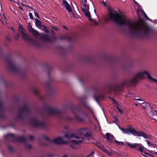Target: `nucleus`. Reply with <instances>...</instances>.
<instances>
[{
	"instance_id": "nucleus-16",
	"label": "nucleus",
	"mask_w": 157,
	"mask_h": 157,
	"mask_svg": "<svg viewBox=\"0 0 157 157\" xmlns=\"http://www.w3.org/2000/svg\"><path fill=\"white\" fill-rule=\"evenodd\" d=\"M64 137L68 139H71L72 138L76 139L80 138V136H76L75 134L74 133H72L70 135H69L68 133H67L64 135Z\"/></svg>"
},
{
	"instance_id": "nucleus-32",
	"label": "nucleus",
	"mask_w": 157,
	"mask_h": 157,
	"mask_svg": "<svg viewBox=\"0 0 157 157\" xmlns=\"http://www.w3.org/2000/svg\"><path fill=\"white\" fill-rule=\"evenodd\" d=\"M143 14H144V18L147 20H149V21H150L151 22L152 21V20L151 19H150L147 16V15L146 14V13L144 11H143Z\"/></svg>"
},
{
	"instance_id": "nucleus-64",
	"label": "nucleus",
	"mask_w": 157,
	"mask_h": 157,
	"mask_svg": "<svg viewBox=\"0 0 157 157\" xmlns=\"http://www.w3.org/2000/svg\"><path fill=\"white\" fill-rule=\"evenodd\" d=\"M62 157H67V156L66 155H64L63 156H62Z\"/></svg>"
},
{
	"instance_id": "nucleus-58",
	"label": "nucleus",
	"mask_w": 157,
	"mask_h": 157,
	"mask_svg": "<svg viewBox=\"0 0 157 157\" xmlns=\"http://www.w3.org/2000/svg\"><path fill=\"white\" fill-rule=\"evenodd\" d=\"M115 120L116 121H118V119H117V117H115Z\"/></svg>"
},
{
	"instance_id": "nucleus-48",
	"label": "nucleus",
	"mask_w": 157,
	"mask_h": 157,
	"mask_svg": "<svg viewBox=\"0 0 157 157\" xmlns=\"http://www.w3.org/2000/svg\"><path fill=\"white\" fill-rule=\"evenodd\" d=\"M111 100H112V101H113V102H114L116 104H117L118 103H117V102L114 99L112 98L111 99Z\"/></svg>"
},
{
	"instance_id": "nucleus-15",
	"label": "nucleus",
	"mask_w": 157,
	"mask_h": 157,
	"mask_svg": "<svg viewBox=\"0 0 157 157\" xmlns=\"http://www.w3.org/2000/svg\"><path fill=\"white\" fill-rule=\"evenodd\" d=\"M62 4L63 5L65 8L70 13H71L72 12L71 8L70 5L68 3L67 1L66 0H63V3H62Z\"/></svg>"
},
{
	"instance_id": "nucleus-38",
	"label": "nucleus",
	"mask_w": 157,
	"mask_h": 157,
	"mask_svg": "<svg viewBox=\"0 0 157 157\" xmlns=\"http://www.w3.org/2000/svg\"><path fill=\"white\" fill-rule=\"evenodd\" d=\"M8 148L9 151H13V147L10 146H9L8 147Z\"/></svg>"
},
{
	"instance_id": "nucleus-1",
	"label": "nucleus",
	"mask_w": 157,
	"mask_h": 157,
	"mask_svg": "<svg viewBox=\"0 0 157 157\" xmlns=\"http://www.w3.org/2000/svg\"><path fill=\"white\" fill-rule=\"evenodd\" d=\"M110 19L121 25L128 26L131 34L133 36L140 38L148 37L150 28L147 25H145L140 22H132L130 20H126L124 16L118 15L112 12L109 14Z\"/></svg>"
},
{
	"instance_id": "nucleus-43",
	"label": "nucleus",
	"mask_w": 157,
	"mask_h": 157,
	"mask_svg": "<svg viewBox=\"0 0 157 157\" xmlns=\"http://www.w3.org/2000/svg\"><path fill=\"white\" fill-rule=\"evenodd\" d=\"M94 151H92L88 155V157H89L91 156L92 155L94 154Z\"/></svg>"
},
{
	"instance_id": "nucleus-57",
	"label": "nucleus",
	"mask_w": 157,
	"mask_h": 157,
	"mask_svg": "<svg viewBox=\"0 0 157 157\" xmlns=\"http://www.w3.org/2000/svg\"><path fill=\"white\" fill-rule=\"evenodd\" d=\"M51 31L52 32V33H53L54 34L55 33L54 31L53 30H52V29H51Z\"/></svg>"
},
{
	"instance_id": "nucleus-51",
	"label": "nucleus",
	"mask_w": 157,
	"mask_h": 157,
	"mask_svg": "<svg viewBox=\"0 0 157 157\" xmlns=\"http://www.w3.org/2000/svg\"><path fill=\"white\" fill-rule=\"evenodd\" d=\"M27 146L29 149L31 148V146L30 144H28Z\"/></svg>"
},
{
	"instance_id": "nucleus-27",
	"label": "nucleus",
	"mask_w": 157,
	"mask_h": 157,
	"mask_svg": "<svg viewBox=\"0 0 157 157\" xmlns=\"http://www.w3.org/2000/svg\"><path fill=\"white\" fill-rule=\"evenodd\" d=\"M93 144L99 148H100L102 146L100 142L99 141H96L95 143H94Z\"/></svg>"
},
{
	"instance_id": "nucleus-63",
	"label": "nucleus",
	"mask_w": 157,
	"mask_h": 157,
	"mask_svg": "<svg viewBox=\"0 0 157 157\" xmlns=\"http://www.w3.org/2000/svg\"><path fill=\"white\" fill-rule=\"evenodd\" d=\"M30 9H31L33 10H34L33 9V7H30Z\"/></svg>"
},
{
	"instance_id": "nucleus-59",
	"label": "nucleus",
	"mask_w": 157,
	"mask_h": 157,
	"mask_svg": "<svg viewBox=\"0 0 157 157\" xmlns=\"http://www.w3.org/2000/svg\"><path fill=\"white\" fill-rule=\"evenodd\" d=\"M85 3H87V0H83Z\"/></svg>"
},
{
	"instance_id": "nucleus-31",
	"label": "nucleus",
	"mask_w": 157,
	"mask_h": 157,
	"mask_svg": "<svg viewBox=\"0 0 157 157\" xmlns=\"http://www.w3.org/2000/svg\"><path fill=\"white\" fill-rule=\"evenodd\" d=\"M78 80L81 82H83L85 81V79L83 76L79 77L78 78Z\"/></svg>"
},
{
	"instance_id": "nucleus-29",
	"label": "nucleus",
	"mask_w": 157,
	"mask_h": 157,
	"mask_svg": "<svg viewBox=\"0 0 157 157\" xmlns=\"http://www.w3.org/2000/svg\"><path fill=\"white\" fill-rule=\"evenodd\" d=\"M88 5H89L88 4L87 5V3H83V1L82 0V3H81V5L82 7H83V8H86V9H87V6Z\"/></svg>"
},
{
	"instance_id": "nucleus-2",
	"label": "nucleus",
	"mask_w": 157,
	"mask_h": 157,
	"mask_svg": "<svg viewBox=\"0 0 157 157\" xmlns=\"http://www.w3.org/2000/svg\"><path fill=\"white\" fill-rule=\"evenodd\" d=\"M44 109L49 115H56L62 119L70 122H72L74 120L79 122H83L85 120V117H88V115L83 111L80 106H76L72 110L73 114L75 115L74 118L70 117L68 115L63 116L61 111L56 107L52 108L50 106L45 105Z\"/></svg>"
},
{
	"instance_id": "nucleus-13",
	"label": "nucleus",
	"mask_w": 157,
	"mask_h": 157,
	"mask_svg": "<svg viewBox=\"0 0 157 157\" xmlns=\"http://www.w3.org/2000/svg\"><path fill=\"white\" fill-rule=\"evenodd\" d=\"M20 29L21 31V33L22 35V38L24 40L27 41H29L31 40V39L30 37H29L28 35L25 33V29L23 28L21 25L19 26V29Z\"/></svg>"
},
{
	"instance_id": "nucleus-23",
	"label": "nucleus",
	"mask_w": 157,
	"mask_h": 157,
	"mask_svg": "<svg viewBox=\"0 0 157 157\" xmlns=\"http://www.w3.org/2000/svg\"><path fill=\"white\" fill-rule=\"evenodd\" d=\"M84 137L88 140H89L92 138V135L88 133V132H86L84 135Z\"/></svg>"
},
{
	"instance_id": "nucleus-7",
	"label": "nucleus",
	"mask_w": 157,
	"mask_h": 157,
	"mask_svg": "<svg viewBox=\"0 0 157 157\" xmlns=\"http://www.w3.org/2000/svg\"><path fill=\"white\" fill-rule=\"evenodd\" d=\"M42 137L48 142V143H46V142H43L42 143V144L44 146H45L49 147L50 146L48 144H51L52 143H54L56 144H63L67 143L66 142L63 141V138L61 137H58L55 139L51 140L47 136L44 135L42 136Z\"/></svg>"
},
{
	"instance_id": "nucleus-17",
	"label": "nucleus",
	"mask_w": 157,
	"mask_h": 157,
	"mask_svg": "<svg viewBox=\"0 0 157 157\" xmlns=\"http://www.w3.org/2000/svg\"><path fill=\"white\" fill-rule=\"evenodd\" d=\"M33 91L34 94L35 95L37 96L40 100H44V97L40 94L39 91L37 89L34 88L33 89Z\"/></svg>"
},
{
	"instance_id": "nucleus-30",
	"label": "nucleus",
	"mask_w": 157,
	"mask_h": 157,
	"mask_svg": "<svg viewBox=\"0 0 157 157\" xmlns=\"http://www.w3.org/2000/svg\"><path fill=\"white\" fill-rule=\"evenodd\" d=\"M46 87L48 89H50L51 88L50 83L49 82H47L45 84Z\"/></svg>"
},
{
	"instance_id": "nucleus-6",
	"label": "nucleus",
	"mask_w": 157,
	"mask_h": 157,
	"mask_svg": "<svg viewBox=\"0 0 157 157\" xmlns=\"http://www.w3.org/2000/svg\"><path fill=\"white\" fill-rule=\"evenodd\" d=\"M4 137L7 140L11 142H13L17 141L24 143L27 142L26 139L24 136H20L17 137L15 135L11 133L4 135Z\"/></svg>"
},
{
	"instance_id": "nucleus-9",
	"label": "nucleus",
	"mask_w": 157,
	"mask_h": 157,
	"mask_svg": "<svg viewBox=\"0 0 157 157\" xmlns=\"http://www.w3.org/2000/svg\"><path fill=\"white\" fill-rule=\"evenodd\" d=\"M108 142L110 143H115L116 144L119 145H123L124 144L123 142L119 141L116 140H113L115 139L114 136L110 133H107L106 134V136L105 137Z\"/></svg>"
},
{
	"instance_id": "nucleus-26",
	"label": "nucleus",
	"mask_w": 157,
	"mask_h": 157,
	"mask_svg": "<svg viewBox=\"0 0 157 157\" xmlns=\"http://www.w3.org/2000/svg\"><path fill=\"white\" fill-rule=\"evenodd\" d=\"M36 20L35 24L37 26L41 27H42L41 22V21L38 19H35Z\"/></svg>"
},
{
	"instance_id": "nucleus-4",
	"label": "nucleus",
	"mask_w": 157,
	"mask_h": 157,
	"mask_svg": "<svg viewBox=\"0 0 157 157\" xmlns=\"http://www.w3.org/2000/svg\"><path fill=\"white\" fill-rule=\"evenodd\" d=\"M119 129L124 133L128 134H131L136 136L143 137L145 139L150 138V136L146 134L144 132L141 131H138L131 126H128V128H124L119 127Z\"/></svg>"
},
{
	"instance_id": "nucleus-36",
	"label": "nucleus",
	"mask_w": 157,
	"mask_h": 157,
	"mask_svg": "<svg viewBox=\"0 0 157 157\" xmlns=\"http://www.w3.org/2000/svg\"><path fill=\"white\" fill-rule=\"evenodd\" d=\"M34 10V13L35 16L36 17H37L39 18H40L38 14V13H37V12H36V10Z\"/></svg>"
},
{
	"instance_id": "nucleus-3",
	"label": "nucleus",
	"mask_w": 157,
	"mask_h": 157,
	"mask_svg": "<svg viewBox=\"0 0 157 157\" xmlns=\"http://www.w3.org/2000/svg\"><path fill=\"white\" fill-rule=\"evenodd\" d=\"M146 77L149 80L157 84V80L152 78L147 71H144L136 74L133 78L131 80H125L121 84L117 85L115 88V90L116 92L120 91L121 89L124 86H128L132 84H135L138 82L141 78Z\"/></svg>"
},
{
	"instance_id": "nucleus-41",
	"label": "nucleus",
	"mask_w": 157,
	"mask_h": 157,
	"mask_svg": "<svg viewBox=\"0 0 157 157\" xmlns=\"http://www.w3.org/2000/svg\"><path fill=\"white\" fill-rule=\"evenodd\" d=\"M51 28H52L54 30H56V31H57L58 30H59L56 27L52 26Z\"/></svg>"
},
{
	"instance_id": "nucleus-45",
	"label": "nucleus",
	"mask_w": 157,
	"mask_h": 157,
	"mask_svg": "<svg viewBox=\"0 0 157 157\" xmlns=\"http://www.w3.org/2000/svg\"><path fill=\"white\" fill-rule=\"evenodd\" d=\"M4 115L2 113H0V118H4Z\"/></svg>"
},
{
	"instance_id": "nucleus-21",
	"label": "nucleus",
	"mask_w": 157,
	"mask_h": 157,
	"mask_svg": "<svg viewBox=\"0 0 157 157\" xmlns=\"http://www.w3.org/2000/svg\"><path fill=\"white\" fill-rule=\"evenodd\" d=\"M79 139H81V140H71L70 141V142L71 143H72L74 144H78L82 142L84 140L83 138H81L80 137Z\"/></svg>"
},
{
	"instance_id": "nucleus-40",
	"label": "nucleus",
	"mask_w": 157,
	"mask_h": 157,
	"mask_svg": "<svg viewBox=\"0 0 157 157\" xmlns=\"http://www.w3.org/2000/svg\"><path fill=\"white\" fill-rule=\"evenodd\" d=\"M29 15L30 18L31 19H32V20L33 19V14L32 13H29Z\"/></svg>"
},
{
	"instance_id": "nucleus-46",
	"label": "nucleus",
	"mask_w": 157,
	"mask_h": 157,
	"mask_svg": "<svg viewBox=\"0 0 157 157\" xmlns=\"http://www.w3.org/2000/svg\"><path fill=\"white\" fill-rule=\"evenodd\" d=\"M140 10H138L137 11V13L138 14V16L139 17H140Z\"/></svg>"
},
{
	"instance_id": "nucleus-24",
	"label": "nucleus",
	"mask_w": 157,
	"mask_h": 157,
	"mask_svg": "<svg viewBox=\"0 0 157 157\" xmlns=\"http://www.w3.org/2000/svg\"><path fill=\"white\" fill-rule=\"evenodd\" d=\"M83 105L84 106H85L86 108L88 109L92 113H93V111L92 109L86 103H84L83 104Z\"/></svg>"
},
{
	"instance_id": "nucleus-49",
	"label": "nucleus",
	"mask_w": 157,
	"mask_h": 157,
	"mask_svg": "<svg viewBox=\"0 0 157 157\" xmlns=\"http://www.w3.org/2000/svg\"><path fill=\"white\" fill-rule=\"evenodd\" d=\"M33 29L32 28L31 26H29V32H30L31 30H32V29Z\"/></svg>"
},
{
	"instance_id": "nucleus-14",
	"label": "nucleus",
	"mask_w": 157,
	"mask_h": 157,
	"mask_svg": "<svg viewBox=\"0 0 157 157\" xmlns=\"http://www.w3.org/2000/svg\"><path fill=\"white\" fill-rule=\"evenodd\" d=\"M60 39L61 40H65L69 41H73L74 40V36L73 35H71L68 36L67 35H62L60 37Z\"/></svg>"
},
{
	"instance_id": "nucleus-62",
	"label": "nucleus",
	"mask_w": 157,
	"mask_h": 157,
	"mask_svg": "<svg viewBox=\"0 0 157 157\" xmlns=\"http://www.w3.org/2000/svg\"><path fill=\"white\" fill-rule=\"evenodd\" d=\"M135 105H136V106H138V103H136L135 104Z\"/></svg>"
},
{
	"instance_id": "nucleus-33",
	"label": "nucleus",
	"mask_w": 157,
	"mask_h": 157,
	"mask_svg": "<svg viewBox=\"0 0 157 157\" xmlns=\"http://www.w3.org/2000/svg\"><path fill=\"white\" fill-rule=\"evenodd\" d=\"M151 114L152 115H154L155 114H157V110H151Z\"/></svg>"
},
{
	"instance_id": "nucleus-55",
	"label": "nucleus",
	"mask_w": 157,
	"mask_h": 157,
	"mask_svg": "<svg viewBox=\"0 0 157 157\" xmlns=\"http://www.w3.org/2000/svg\"><path fill=\"white\" fill-rule=\"evenodd\" d=\"M47 67H48V68L49 69V71H50L51 67L50 66H48Z\"/></svg>"
},
{
	"instance_id": "nucleus-60",
	"label": "nucleus",
	"mask_w": 157,
	"mask_h": 157,
	"mask_svg": "<svg viewBox=\"0 0 157 157\" xmlns=\"http://www.w3.org/2000/svg\"><path fill=\"white\" fill-rule=\"evenodd\" d=\"M114 153H115L117 155H120L118 153H117V152H114Z\"/></svg>"
},
{
	"instance_id": "nucleus-19",
	"label": "nucleus",
	"mask_w": 157,
	"mask_h": 157,
	"mask_svg": "<svg viewBox=\"0 0 157 157\" xmlns=\"http://www.w3.org/2000/svg\"><path fill=\"white\" fill-rule=\"evenodd\" d=\"M87 132V129L86 128H82L77 130V133L80 135L85 134Z\"/></svg>"
},
{
	"instance_id": "nucleus-50",
	"label": "nucleus",
	"mask_w": 157,
	"mask_h": 157,
	"mask_svg": "<svg viewBox=\"0 0 157 157\" xmlns=\"http://www.w3.org/2000/svg\"><path fill=\"white\" fill-rule=\"evenodd\" d=\"M117 109H118L119 112L120 113H122V112H123L122 111L121 109L117 107Z\"/></svg>"
},
{
	"instance_id": "nucleus-28",
	"label": "nucleus",
	"mask_w": 157,
	"mask_h": 157,
	"mask_svg": "<svg viewBox=\"0 0 157 157\" xmlns=\"http://www.w3.org/2000/svg\"><path fill=\"white\" fill-rule=\"evenodd\" d=\"M137 148H138V149H136V150H139L141 152H144L145 154H147L145 152V150L143 148L140 146V145Z\"/></svg>"
},
{
	"instance_id": "nucleus-18",
	"label": "nucleus",
	"mask_w": 157,
	"mask_h": 157,
	"mask_svg": "<svg viewBox=\"0 0 157 157\" xmlns=\"http://www.w3.org/2000/svg\"><path fill=\"white\" fill-rule=\"evenodd\" d=\"M94 59L92 57H85L84 58V61L85 62L93 63L94 61Z\"/></svg>"
},
{
	"instance_id": "nucleus-10",
	"label": "nucleus",
	"mask_w": 157,
	"mask_h": 157,
	"mask_svg": "<svg viewBox=\"0 0 157 157\" xmlns=\"http://www.w3.org/2000/svg\"><path fill=\"white\" fill-rule=\"evenodd\" d=\"M20 113H18L17 115V118L21 120H23L24 118L23 113L25 112V114L27 115L29 113V110L27 105L24 104L21 109H19Z\"/></svg>"
},
{
	"instance_id": "nucleus-12",
	"label": "nucleus",
	"mask_w": 157,
	"mask_h": 157,
	"mask_svg": "<svg viewBox=\"0 0 157 157\" xmlns=\"http://www.w3.org/2000/svg\"><path fill=\"white\" fill-rule=\"evenodd\" d=\"M89 5H88L87 6V9H86V8H83L82 7V10L83 12H84L85 16L87 17L88 20L91 22L94 21V24L97 25L98 24L97 22L93 19L91 17L90 14L89 12Z\"/></svg>"
},
{
	"instance_id": "nucleus-25",
	"label": "nucleus",
	"mask_w": 157,
	"mask_h": 157,
	"mask_svg": "<svg viewBox=\"0 0 157 157\" xmlns=\"http://www.w3.org/2000/svg\"><path fill=\"white\" fill-rule=\"evenodd\" d=\"M30 32H31L32 34L35 36H37L38 35V32L34 29H32V30Z\"/></svg>"
},
{
	"instance_id": "nucleus-52",
	"label": "nucleus",
	"mask_w": 157,
	"mask_h": 157,
	"mask_svg": "<svg viewBox=\"0 0 157 157\" xmlns=\"http://www.w3.org/2000/svg\"><path fill=\"white\" fill-rule=\"evenodd\" d=\"M63 27L64 28V29H66L67 30H68V29L65 26H63Z\"/></svg>"
},
{
	"instance_id": "nucleus-11",
	"label": "nucleus",
	"mask_w": 157,
	"mask_h": 157,
	"mask_svg": "<svg viewBox=\"0 0 157 157\" xmlns=\"http://www.w3.org/2000/svg\"><path fill=\"white\" fill-rule=\"evenodd\" d=\"M40 38L41 40L44 42H53L56 40V38L54 36H50L44 33L40 35Z\"/></svg>"
},
{
	"instance_id": "nucleus-37",
	"label": "nucleus",
	"mask_w": 157,
	"mask_h": 157,
	"mask_svg": "<svg viewBox=\"0 0 157 157\" xmlns=\"http://www.w3.org/2000/svg\"><path fill=\"white\" fill-rule=\"evenodd\" d=\"M105 96L103 94H100L99 96V98L100 99H104L105 98Z\"/></svg>"
},
{
	"instance_id": "nucleus-20",
	"label": "nucleus",
	"mask_w": 157,
	"mask_h": 157,
	"mask_svg": "<svg viewBox=\"0 0 157 157\" xmlns=\"http://www.w3.org/2000/svg\"><path fill=\"white\" fill-rule=\"evenodd\" d=\"M127 145L130 147L132 148H135L136 147H138L140 144L135 143L132 144L130 143H127Z\"/></svg>"
},
{
	"instance_id": "nucleus-54",
	"label": "nucleus",
	"mask_w": 157,
	"mask_h": 157,
	"mask_svg": "<svg viewBox=\"0 0 157 157\" xmlns=\"http://www.w3.org/2000/svg\"><path fill=\"white\" fill-rule=\"evenodd\" d=\"M102 3L104 4V5L105 6H106V2H102Z\"/></svg>"
},
{
	"instance_id": "nucleus-8",
	"label": "nucleus",
	"mask_w": 157,
	"mask_h": 157,
	"mask_svg": "<svg viewBox=\"0 0 157 157\" xmlns=\"http://www.w3.org/2000/svg\"><path fill=\"white\" fill-rule=\"evenodd\" d=\"M29 121L30 124L35 127L45 128L46 127V124L42 122H39L38 120L35 118L30 119Z\"/></svg>"
},
{
	"instance_id": "nucleus-56",
	"label": "nucleus",
	"mask_w": 157,
	"mask_h": 157,
	"mask_svg": "<svg viewBox=\"0 0 157 157\" xmlns=\"http://www.w3.org/2000/svg\"><path fill=\"white\" fill-rule=\"evenodd\" d=\"M141 99H136V100H138L139 101H141Z\"/></svg>"
},
{
	"instance_id": "nucleus-35",
	"label": "nucleus",
	"mask_w": 157,
	"mask_h": 157,
	"mask_svg": "<svg viewBox=\"0 0 157 157\" xmlns=\"http://www.w3.org/2000/svg\"><path fill=\"white\" fill-rule=\"evenodd\" d=\"M44 30L45 33H49V30H48L46 26H44Z\"/></svg>"
},
{
	"instance_id": "nucleus-42",
	"label": "nucleus",
	"mask_w": 157,
	"mask_h": 157,
	"mask_svg": "<svg viewBox=\"0 0 157 157\" xmlns=\"http://www.w3.org/2000/svg\"><path fill=\"white\" fill-rule=\"evenodd\" d=\"M3 103L2 102H0V110L3 109Z\"/></svg>"
},
{
	"instance_id": "nucleus-39",
	"label": "nucleus",
	"mask_w": 157,
	"mask_h": 157,
	"mask_svg": "<svg viewBox=\"0 0 157 157\" xmlns=\"http://www.w3.org/2000/svg\"><path fill=\"white\" fill-rule=\"evenodd\" d=\"M94 99H95V101H96V102L97 103H99V101L98 99V97L96 95H94Z\"/></svg>"
},
{
	"instance_id": "nucleus-22",
	"label": "nucleus",
	"mask_w": 157,
	"mask_h": 157,
	"mask_svg": "<svg viewBox=\"0 0 157 157\" xmlns=\"http://www.w3.org/2000/svg\"><path fill=\"white\" fill-rule=\"evenodd\" d=\"M100 149L106 153L108 155L110 156L111 155V154L109 153V151L106 149L103 146H102Z\"/></svg>"
},
{
	"instance_id": "nucleus-47",
	"label": "nucleus",
	"mask_w": 157,
	"mask_h": 157,
	"mask_svg": "<svg viewBox=\"0 0 157 157\" xmlns=\"http://www.w3.org/2000/svg\"><path fill=\"white\" fill-rule=\"evenodd\" d=\"M29 138L31 140H32L34 139V137L32 136H29Z\"/></svg>"
},
{
	"instance_id": "nucleus-34",
	"label": "nucleus",
	"mask_w": 157,
	"mask_h": 157,
	"mask_svg": "<svg viewBox=\"0 0 157 157\" xmlns=\"http://www.w3.org/2000/svg\"><path fill=\"white\" fill-rule=\"evenodd\" d=\"M146 141L147 142V145L149 146H151L154 145V144L153 143H151L149 141L146 140Z\"/></svg>"
},
{
	"instance_id": "nucleus-44",
	"label": "nucleus",
	"mask_w": 157,
	"mask_h": 157,
	"mask_svg": "<svg viewBox=\"0 0 157 157\" xmlns=\"http://www.w3.org/2000/svg\"><path fill=\"white\" fill-rule=\"evenodd\" d=\"M148 107H149L150 106V105H146L145 104V105H143V106L144 107V109H147V108H148Z\"/></svg>"
},
{
	"instance_id": "nucleus-5",
	"label": "nucleus",
	"mask_w": 157,
	"mask_h": 157,
	"mask_svg": "<svg viewBox=\"0 0 157 157\" xmlns=\"http://www.w3.org/2000/svg\"><path fill=\"white\" fill-rule=\"evenodd\" d=\"M6 60L9 65V69L11 71L15 72L22 76H25V72L19 67H15L13 63V60L10 56H7Z\"/></svg>"
},
{
	"instance_id": "nucleus-53",
	"label": "nucleus",
	"mask_w": 157,
	"mask_h": 157,
	"mask_svg": "<svg viewBox=\"0 0 157 157\" xmlns=\"http://www.w3.org/2000/svg\"><path fill=\"white\" fill-rule=\"evenodd\" d=\"M64 129H68V127L67 126H64Z\"/></svg>"
},
{
	"instance_id": "nucleus-61",
	"label": "nucleus",
	"mask_w": 157,
	"mask_h": 157,
	"mask_svg": "<svg viewBox=\"0 0 157 157\" xmlns=\"http://www.w3.org/2000/svg\"><path fill=\"white\" fill-rule=\"evenodd\" d=\"M60 25L61 26H62L63 27V24L62 23H60Z\"/></svg>"
}]
</instances>
